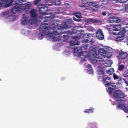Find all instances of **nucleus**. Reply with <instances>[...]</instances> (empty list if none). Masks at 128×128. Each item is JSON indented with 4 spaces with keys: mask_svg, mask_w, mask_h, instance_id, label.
I'll return each instance as SVG.
<instances>
[{
    "mask_svg": "<svg viewBox=\"0 0 128 128\" xmlns=\"http://www.w3.org/2000/svg\"><path fill=\"white\" fill-rule=\"evenodd\" d=\"M48 24L47 23H42L40 25L39 27L40 30L44 32H40L38 34V38L40 40L42 39L44 36L46 35L47 37L49 40H51L53 41L55 40V37L50 32L49 29H48V26H45Z\"/></svg>",
    "mask_w": 128,
    "mask_h": 128,
    "instance_id": "nucleus-1",
    "label": "nucleus"
},
{
    "mask_svg": "<svg viewBox=\"0 0 128 128\" xmlns=\"http://www.w3.org/2000/svg\"><path fill=\"white\" fill-rule=\"evenodd\" d=\"M80 28V26H77L74 28L72 30V31H70V35H72L76 33V36H72V39H74L70 42V45L71 46L75 45H78L79 43L78 42L77 39L80 38L81 35H82V30H79L78 28Z\"/></svg>",
    "mask_w": 128,
    "mask_h": 128,
    "instance_id": "nucleus-2",
    "label": "nucleus"
},
{
    "mask_svg": "<svg viewBox=\"0 0 128 128\" xmlns=\"http://www.w3.org/2000/svg\"><path fill=\"white\" fill-rule=\"evenodd\" d=\"M59 22V20H53L50 23V26L49 27H48V29H49L50 32H52L51 33L53 35L59 34V33L56 30L58 29L59 30L62 29L61 27L58 26Z\"/></svg>",
    "mask_w": 128,
    "mask_h": 128,
    "instance_id": "nucleus-3",
    "label": "nucleus"
},
{
    "mask_svg": "<svg viewBox=\"0 0 128 128\" xmlns=\"http://www.w3.org/2000/svg\"><path fill=\"white\" fill-rule=\"evenodd\" d=\"M102 81L106 86H108V89H107V92L111 94L115 89L116 86L112 83L110 78L108 76L104 77L102 79Z\"/></svg>",
    "mask_w": 128,
    "mask_h": 128,
    "instance_id": "nucleus-4",
    "label": "nucleus"
},
{
    "mask_svg": "<svg viewBox=\"0 0 128 128\" xmlns=\"http://www.w3.org/2000/svg\"><path fill=\"white\" fill-rule=\"evenodd\" d=\"M98 55L97 54L96 48H92L88 51V58L91 60H94L96 58H97Z\"/></svg>",
    "mask_w": 128,
    "mask_h": 128,
    "instance_id": "nucleus-5",
    "label": "nucleus"
},
{
    "mask_svg": "<svg viewBox=\"0 0 128 128\" xmlns=\"http://www.w3.org/2000/svg\"><path fill=\"white\" fill-rule=\"evenodd\" d=\"M14 2V0H0V8L3 6L4 8L8 7L11 6Z\"/></svg>",
    "mask_w": 128,
    "mask_h": 128,
    "instance_id": "nucleus-6",
    "label": "nucleus"
},
{
    "mask_svg": "<svg viewBox=\"0 0 128 128\" xmlns=\"http://www.w3.org/2000/svg\"><path fill=\"white\" fill-rule=\"evenodd\" d=\"M114 96L117 98H123L125 97L124 93L120 90H116L113 92Z\"/></svg>",
    "mask_w": 128,
    "mask_h": 128,
    "instance_id": "nucleus-7",
    "label": "nucleus"
},
{
    "mask_svg": "<svg viewBox=\"0 0 128 128\" xmlns=\"http://www.w3.org/2000/svg\"><path fill=\"white\" fill-rule=\"evenodd\" d=\"M128 55V54L126 52L120 50L119 52L117 57L119 60H123L127 57Z\"/></svg>",
    "mask_w": 128,
    "mask_h": 128,
    "instance_id": "nucleus-8",
    "label": "nucleus"
},
{
    "mask_svg": "<svg viewBox=\"0 0 128 128\" xmlns=\"http://www.w3.org/2000/svg\"><path fill=\"white\" fill-rule=\"evenodd\" d=\"M17 4L16 3V5L12 8L11 11L12 13L15 14L18 12H19V11L22 10V9L23 8L22 5Z\"/></svg>",
    "mask_w": 128,
    "mask_h": 128,
    "instance_id": "nucleus-9",
    "label": "nucleus"
},
{
    "mask_svg": "<svg viewBox=\"0 0 128 128\" xmlns=\"http://www.w3.org/2000/svg\"><path fill=\"white\" fill-rule=\"evenodd\" d=\"M106 52L104 49L102 48H100L98 54L97 58H101L102 56L106 57Z\"/></svg>",
    "mask_w": 128,
    "mask_h": 128,
    "instance_id": "nucleus-10",
    "label": "nucleus"
},
{
    "mask_svg": "<svg viewBox=\"0 0 128 128\" xmlns=\"http://www.w3.org/2000/svg\"><path fill=\"white\" fill-rule=\"evenodd\" d=\"M72 19H68L66 21L62 23V24L63 26V27L64 28H69L70 26V24H72Z\"/></svg>",
    "mask_w": 128,
    "mask_h": 128,
    "instance_id": "nucleus-11",
    "label": "nucleus"
},
{
    "mask_svg": "<svg viewBox=\"0 0 128 128\" xmlns=\"http://www.w3.org/2000/svg\"><path fill=\"white\" fill-rule=\"evenodd\" d=\"M39 12L42 14H43L48 11V9L46 6L44 4H40L38 6Z\"/></svg>",
    "mask_w": 128,
    "mask_h": 128,
    "instance_id": "nucleus-12",
    "label": "nucleus"
},
{
    "mask_svg": "<svg viewBox=\"0 0 128 128\" xmlns=\"http://www.w3.org/2000/svg\"><path fill=\"white\" fill-rule=\"evenodd\" d=\"M96 36L98 39L102 40L104 38V36L101 30L99 29L97 30L96 32Z\"/></svg>",
    "mask_w": 128,
    "mask_h": 128,
    "instance_id": "nucleus-13",
    "label": "nucleus"
},
{
    "mask_svg": "<svg viewBox=\"0 0 128 128\" xmlns=\"http://www.w3.org/2000/svg\"><path fill=\"white\" fill-rule=\"evenodd\" d=\"M109 22H116L118 23L120 22V20L118 17L113 16L110 17L109 18Z\"/></svg>",
    "mask_w": 128,
    "mask_h": 128,
    "instance_id": "nucleus-14",
    "label": "nucleus"
},
{
    "mask_svg": "<svg viewBox=\"0 0 128 128\" xmlns=\"http://www.w3.org/2000/svg\"><path fill=\"white\" fill-rule=\"evenodd\" d=\"M106 57L110 58L112 56L113 53V51L112 48H108L106 49Z\"/></svg>",
    "mask_w": 128,
    "mask_h": 128,
    "instance_id": "nucleus-15",
    "label": "nucleus"
},
{
    "mask_svg": "<svg viewBox=\"0 0 128 128\" xmlns=\"http://www.w3.org/2000/svg\"><path fill=\"white\" fill-rule=\"evenodd\" d=\"M82 52V48L81 47H76L74 49V53H77L78 57L81 56Z\"/></svg>",
    "mask_w": 128,
    "mask_h": 128,
    "instance_id": "nucleus-16",
    "label": "nucleus"
},
{
    "mask_svg": "<svg viewBox=\"0 0 128 128\" xmlns=\"http://www.w3.org/2000/svg\"><path fill=\"white\" fill-rule=\"evenodd\" d=\"M63 34H66L63 35V40H62L63 42H65L66 40L68 38L69 36L70 35V30H66L63 32Z\"/></svg>",
    "mask_w": 128,
    "mask_h": 128,
    "instance_id": "nucleus-17",
    "label": "nucleus"
},
{
    "mask_svg": "<svg viewBox=\"0 0 128 128\" xmlns=\"http://www.w3.org/2000/svg\"><path fill=\"white\" fill-rule=\"evenodd\" d=\"M82 56L83 57H81L82 58L81 60V62H82L86 61L85 58L88 56V53L86 51H82L80 56Z\"/></svg>",
    "mask_w": 128,
    "mask_h": 128,
    "instance_id": "nucleus-18",
    "label": "nucleus"
},
{
    "mask_svg": "<svg viewBox=\"0 0 128 128\" xmlns=\"http://www.w3.org/2000/svg\"><path fill=\"white\" fill-rule=\"evenodd\" d=\"M75 17L73 18V19L77 22H79L81 20L82 18V15L80 13L76 12L75 14Z\"/></svg>",
    "mask_w": 128,
    "mask_h": 128,
    "instance_id": "nucleus-19",
    "label": "nucleus"
},
{
    "mask_svg": "<svg viewBox=\"0 0 128 128\" xmlns=\"http://www.w3.org/2000/svg\"><path fill=\"white\" fill-rule=\"evenodd\" d=\"M65 10L64 8L63 7H58L55 9V12L56 14H63Z\"/></svg>",
    "mask_w": 128,
    "mask_h": 128,
    "instance_id": "nucleus-20",
    "label": "nucleus"
},
{
    "mask_svg": "<svg viewBox=\"0 0 128 128\" xmlns=\"http://www.w3.org/2000/svg\"><path fill=\"white\" fill-rule=\"evenodd\" d=\"M36 11L34 9H32L30 12V17L32 18H35L36 17L37 14H36Z\"/></svg>",
    "mask_w": 128,
    "mask_h": 128,
    "instance_id": "nucleus-21",
    "label": "nucleus"
},
{
    "mask_svg": "<svg viewBox=\"0 0 128 128\" xmlns=\"http://www.w3.org/2000/svg\"><path fill=\"white\" fill-rule=\"evenodd\" d=\"M117 106L118 108L123 110L126 112H127L128 110L123 104L120 103Z\"/></svg>",
    "mask_w": 128,
    "mask_h": 128,
    "instance_id": "nucleus-22",
    "label": "nucleus"
},
{
    "mask_svg": "<svg viewBox=\"0 0 128 128\" xmlns=\"http://www.w3.org/2000/svg\"><path fill=\"white\" fill-rule=\"evenodd\" d=\"M121 28V26L120 24H115L113 26V30L115 31H118Z\"/></svg>",
    "mask_w": 128,
    "mask_h": 128,
    "instance_id": "nucleus-23",
    "label": "nucleus"
},
{
    "mask_svg": "<svg viewBox=\"0 0 128 128\" xmlns=\"http://www.w3.org/2000/svg\"><path fill=\"white\" fill-rule=\"evenodd\" d=\"M88 6H91L98 8L99 7V6L97 3L93 2H88Z\"/></svg>",
    "mask_w": 128,
    "mask_h": 128,
    "instance_id": "nucleus-24",
    "label": "nucleus"
},
{
    "mask_svg": "<svg viewBox=\"0 0 128 128\" xmlns=\"http://www.w3.org/2000/svg\"><path fill=\"white\" fill-rule=\"evenodd\" d=\"M94 35V34H88V42H90L91 44H92L94 42L93 40Z\"/></svg>",
    "mask_w": 128,
    "mask_h": 128,
    "instance_id": "nucleus-25",
    "label": "nucleus"
},
{
    "mask_svg": "<svg viewBox=\"0 0 128 128\" xmlns=\"http://www.w3.org/2000/svg\"><path fill=\"white\" fill-rule=\"evenodd\" d=\"M86 36H88V33H86L84 35L83 38L84 39L82 41V42L83 43H88V38Z\"/></svg>",
    "mask_w": 128,
    "mask_h": 128,
    "instance_id": "nucleus-26",
    "label": "nucleus"
},
{
    "mask_svg": "<svg viewBox=\"0 0 128 128\" xmlns=\"http://www.w3.org/2000/svg\"><path fill=\"white\" fill-rule=\"evenodd\" d=\"M126 32L125 31H124L123 30L122 32H123V33L122 34V35H123L124 36V35L125 34L124 33ZM124 39V36H119L118 37L116 38V40L118 41V42H120L122 40H123Z\"/></svg>",
    "mask_w": 128,
    "mask_h": 128,
    "instance_id": "nucleus-27",
    "label": "nucleus"
},
{
    "mask_svg": "<svg viewBox=\"0 0 128 128\" xmlns=\"http://www.w3.org/2000/svg\"><path fill=\"white\" fill-rule=\"evenodd\" d=\"M52 20L50 16H44V19L43 20V22H47L48 24L46 25H48V23H49V22L50 21Z\"/></svg>",
    "mask_w": 128,
    "mask_h": 128,
    "instance_id": "nucleus-28",
    "label": "nucleus"
},
{
    "mask_svg": "<svg viewBox=\"0 0 128 128\" xmlns=\"http://www.w3.org/2000/svg\"><path fill=\"white\" fill-rule=\"evenodd\" d=\"M100 22V20H98L93 19L92 18H88V22H92L93 23L99 22Z\"/></svg>",
    "mask_w": 128,
    "mask_h": 128,
    "instance_id": "nucleus-29",
    "label": "nucleus"
},
{
    "mask_svg": "<svg viewBox=\"0 0 128 128\" xmlns=\"http://www.w3.org/2000/svg\"><path fill=\"white\" fill-rule=\"evenodd\" d=\"M123 76L125 78L128 80V70H126L124 71L123 74Z\"/></svg>",
    "mask_w": 128,
    "mask_h": 128,
    "instance_id": "nucleus-30",
    "label": "nucleus"
},
{
    "mask_svg": "<svg viewBox=\"0 0 128 128\" xmlns=\"http://www.w3.org/2000/svg\"><path fill=\"white\" fill-rule=\"evenodd\" d=\"M53 1L52 0H46L45 2L46 5L48 6H50L52 4Z\"/></svg>",
    "mask_w": 128,
    "mask_h": 128,
    "instance_id": "nucleus-31",
    "label": "nucleus"
},
{
    "mask_svg": "<svg viewBox=\"0 0 128 128\" xmlns=\"http://www.w3.org/2000/svg\"><path fill=\"white\" fill-rule=\"evenodd\" d=\"M54 2L56 6H58L60 4L61 0H54Z\"/></svg>",
    "mask_w": 128,
    "mask_h": 128,
    "instance_id": "nucleus-32",
    "label": "nucleus"
},
{
    "mask_svg": "<svg viewBox=\"0 0 128 128\" xmlns=\"http://www.w3.org/2000/svg\"><path fill=\"white\" fill-rule=\"evenodd\" d=\"M125 66L124 65H120L118 66V70L120 71H121L122 70L124 69Z\"/></svg>",
    "mask_w": 128,
    "mask_h": 128,
    "instance_id": "nucleus-33",
    "label": "nucleus"
},
{
    "mask_svg": "<svg viewBox=\"0 0 128 128\" xmlns=\"http://www.w3.org/2000/svg\"><path fill=\"white\" fill-rule=\"evenodd\" d=\"M98 72L100 75L104 76V72L102 70H99L98 71Z\"/></svg>",
    "mask_w": 128,
    "mask_h": 128,
    "instance_id": "nucleus-34",
    "label": "nucleus"
},
{
    "mask_svg": "<svg viewBox=\"0 0 128 128\" xmlns=\"http://www.w3.org/2000/svg\"><path fill=\"white\" fill-rule=\"evenodd\" d=\"M101 2H102V5H106L108 2V0H100Z\"/></svg>",
    "mask_w": 128,
    "mask_h": 128,
    "instance_id": "nucleus-35",
    "label": "nucleus"
},
{
    "mask_svg": "<svg viewBox=\"0 0 128 128\" xmlns=\"http://www.w3.org/2000/svg\"><path fill=\"white\" fill-rule=\"evenodd\" d=\"M27 21L25 20H22L21 21V24L23 25H26L27 24Z\"/></svg>",
    "mask_w": 128,
    "mask_h": 128,
    "instance_id": "nucleus-36",
    "label": "nucleus"
},
{
    "mask_svg": "<svg viewBox=\"0 0 128 128\" xmlns=\"http://www.w3.org/2000/svg\"><path fill=\"white\" fill-rule=\"evenodd\" d=\"M94 30H95L94 28L91 26H88V31L93 32Z\"/></svg>",
    "mask_w": 128,
    "mask_h": 128,
    "instance_id": "nucleus-37",
    "label": "nucleus"
},
{
    "mask_svg": "<svg viewBox=\"0 0 128 128\" xmlns=\"http://www.w3.org/2000/svg\"><path fill=\"white\" fill-rule=\"evenodd\" d=\"M30 7V4H27L24 8L22 7L23 8L22 9V10L23 9L24 10H26V9H29Z\"/></svg>",
    "mask_w": 128,
    "mask_h": 128,
    "instance_id": "nucleus-38",
    "label": "nucleus"
},
{
    "mask_svg": "<svg viewBox=\"0 0 128 128\" xmlns=\"http://www.w3.org/2000/svg\"><path fill=\"white\" fill-rule=\"evenodd\" d=\"M113 77L114 80L118 79L119 77L117 76L116 74H114L113 75Z\"/></svg>",
    "mask_w": 128,
    "mask_h": 128,
    "instance_id": "nucleus-39",
    "label": "nucleus"
},
{
    "mask_svg": "<svg viewBox=\"0 0 128 128\" xmlns=\"http://www.w3.org/2000/svg\"><path fill=\"white\" fill-rule=\"evenodd\" d=\"M94 109L92 108H91L89 109H88V113H92L94 112Z\"/></svg>",
    "mask_w": 128,
    "mask_h": 128,
    "instance_id": "nucleus-40",
    "label": "nucleus"
},
{
    "mask_svg": "<svg viewBox=\"0 0 128 128\" xmlns=\"http://www.w3.org/2000/svg\"><path fill=\"white\" fill-rule=\"evenodd\" d=\"M120 2L122 3H124L128 1V0H118Z\"/></svg>",
    "mask_w": 128,
    "mask_h": 128,
    "instance_id": "nucleus-41",
    "label": "nucleus"
},
{
    "mask_svg": "<svg viewBox=\"0 0 128 128\" xmlns=\"http://www.w3.org/2000/svg\"><path fill=\"white\" fill-rule=\"evenodd\" d=\"M88 74H93V71L92 69H88Z\"/></svg>",
    "mask_w": 128,
    "mask_h": 128,
    "instance_id": "nucleus-42",
    "label": "nucleus"
},
{
    "mask_svg": "<svg viewBox=\"0 0 128 128\" xmlns=\"http://www.w3.org/2000/svg\"><path fill=\"white\" fill-rule=\"evenodd\" d=\"M123 78H119L118 79L119 80H118V81L117 82H118V84H121L122 83V80H123L122 79Z\"/></svg>",
    "mask_w": 128,
    "mask_h": 128,
    "instance_id": "nucleus-43",
    "label": "nucleus"
},
{
    "mask_svg": "<svg viewBox=\"0 0 128 128\" xmlns=\"http://www.w3.org/2000/svg\"><path fill=\"white\" fill-rule=\"evenodd\" d=\"M88 0H82V3L83 4H87L88 2Z\"/></svg>",
    "mask_w": 128,
    "mask_h": 128,
    "instance_id": "nucleus-44",
    "label": "nucleus"
},
{
    "mask_svg": "<svg viewBox=\"0 0 128 128\" xmlns=\"http://www.w3.org/2000/svg\"><path fill=\"white\" fill-rule=\"evenodd\" d=\"M107 72L108 74H113V72L111 71L110 70H107Z\"/></svg>",
    "mask_w": 128,
    "mask_h": 128,
    "instance_id": "nucleus-45",
    "label": "nucleus"
},
{
    "mask_svg": "<svg viewBox=\"0 0 128 128\" xmlns=\"http://www.w3.org/2000/svg\"><path fill=\"white\" fill-rule=\"evenodd\" d=\"M107 12L106 11H104L102 12V14L103 16H105L107 14Z\"/></svg>",
    "mask_w": 128,
    "mask_h": 128,
    "instance_id": "nucleus-46",
    "label": "nucleus"
},
{
    "mask_svg": "<svg viewBox=\"0 0 128 128\" xmlns=\"http://www.w3.org/2000/svg\"><path fill=\"white\" fill-rule=\"evenodd\" d=\"M8 12L7 11H5L2 13L3 15H6L8 14Z\"/></svg>",
    "mask_w": 128,
    "mask_h": 128,
    "instance_id": "nucleus-47",
    "label": "nucleus"
},
{
    "mask_svg": "<svg viewBox=\"0 0 128 128\" xmlns=\"http://www.w3.org/2000/svg\"><path fill=\"white\" fill-rule=\"evenodd\" d=\"M88 44H84L83 45V48L84 49H86L88 47Z\"/></svg>",
    "mask_w": 128,
    "mask_h": 128,
    "instance_id": "nucleus-48",
    "label": "nucleus"
},
{
    "mask_svg": "<svg viewBox=\"0 0 128 128\" xmlns=\"http://www.w3.org/2000/svg\"><path fill=\"white\" fill-rule=\"evenodd\" d=\"M22 18L26 20L27 18L26 15L25 14H23L22 15Z\"/></svg>",
    "mask_w": 128,
    "mask_h": 128,
    "instance_id": "nucleus-49",
    "label": "nucleus"
},
{
    "mask_svg": "<svg viewBox=\"0 0 128 128\" xmlns=\"http://www.w3.org/2000/svg\"><path fill=\"white\" fill-rule=\"evenodd\" d=\"M125 10L128 12V4L125 6Z\"/></svg>",
    "mask_w": 128,
    "mask_h": 128,
    "instance_id": "nucleus-50",
    "label": "nucleus"
},
{
    "mask_svg": "<svg viewBox=\"0 0 128 128\" xmlns=\"http://www.w3.org/2000/svg\"><path fill=\"white\" fill-rule=\"evenodd\" d=\"M40 1L39 0H36L34 1V4H37Z\"/></svg>",
    "mask_w": 128,
    "mask_h": 128,
    "instance_id": "nucleus-51",
    "label": "nucleus"
},
{
    "mask_svg": "<svg viewBox=\"0 0 128 128\" xmlns=\"http://www.w3.org/2000/svg\"><path fill=\"white\" fill-rule=\"evenodd\" d=\"M104 76H99L98 77V79L100 80L101 79H103V78H104Z\"/></svg>",
    "mask_w": 128,
    "mask_h": 128,
    "instance_id": "nucleus-52",
    "label": "nucleus"
},
{
    "mask_svg": "<svg viewBox=\"0 0 128 128\" xmlns=\"http://www.w3.org/2000/svg\"><path fill=\"white\" fill-rule=\"evenodd\" d=\"M96 8H92V9L93 10V11L96 12L98 10V9Z\"/></svg>",
    "mask_w": 128,
    "mask_h": 128,
    "instance_id": "nucleus-53",
    "label": "nucleus"
},
{
    "mask_svg": "<svg viewBox=\"0 0 128 128\" xmlns=\"http://www.w3.org/2000/svg\"><path fill=\"white\" fill-rule=\"evenodd\" d=\"M118 33L119 32H113V34L114 35H116L118 34Z\"/></svg>",
    "mask_w": 128,
    "mask_h": 128,
    "instance_id": "nucleus-54",
    "label": "nucleus"
},
{
    "mask_svg": "<svg viewBox=\"0 0 128 128\" xmlns=\"http://www.w3.org/2000/svg\"><path fill=\"white\" fill-rule=\"evenodd\" d=\"M92 65L90 64H88V69H92Z\"/></svg>",
    "mask_w": 128,
    "mask_h": 128,
    "instance_id": "nucleus-55",
    "label": "nucleus"
},
{
    "mask_svg": "<svg viewBox=\"0 0 128 128\" xmlns=\"http://www.w3.org/2000/svg\"><path fill=\"white\" fill-rule=\"evenodd\" d=\"M39 18L40 20H42L44 18V17L42 18L41 16H40Z\"/></svg>",
    "mask_w": 128,
    "mask_h": 128,
    "instance_id": "nucleus-56",
    "label": "nucleus"
},
{
    "mask_svg": "<svg viewBox=\"0 0 128 128\" xmlns=\"http://www.w3.org/2000/svg\"><path fill=\"white\" fill-rule=\"evenodd\" d=\"M126 42H127V45H128V38H126Z\"/></svg>",
    "mask_w": 128,
    "mask_h": 128,
    "instance_id": "nucleus-57",
    "label": "nucleus"
},
{
    "mask_svg": "<svg viewBox=\"0 0 128 128\" xmlns=\"http://www.w3.org/2000/svg\"><path fill=\"white\" fill-rule=\"evenodd\" d=\"M84 112L86 113H88V110L87 109V110H85L84 111Z\"/></svg>",
    "mask_w": 128,
    "mask_h": 128,
    "instance_id": "nucleus-58",
    "label": "nucleus"
},
{
    "mask_svg": "<svg viewBox=\"0 0 128 128\" xmlns=\"http://www.w3.org/2000/svg\"><path fill=\"white\" fill-rule=\"evenodd\" d=\"M60 38V40H62V36L61 37H60V36H59V38H58L59 39Z\"/></svg>",
    "mask_w": 128,
    "mask_h": 128,
    "instance_id": "nucleus-59",
    "label": "nucleus"
},
{
    "mask_svg": "<svg viewBox=\"0 0 128 128\" xmlns=\"http://www.w3.org/2000/svg\"><path fill=\"white\" fill-rule=\"evenodd\" d=\"M33 20H30V22H32V21H33Z\"/></svg>",
    "mask_w": 128,
    "mask_h": 128,
    "instance_id": "nucleus-60",
    "label": "nucleus"
},
{
    "mask_svg": "<svg viewBox=\"0 0 128 128\" xmlns=\"http://www.w3.org/2000/svg\"><path fill=\"white\" fill-rule=\"evenodd\" d=\"M86 68H88V65H87L86 66Z\"/></svg>",
    "mask_w": 128,
    "mask_h": 128,
    "instance_id": "nucleus-61",
    "label": "nucleus"
},
{
    "mask_svg": "<svg viewBox=\"0 0 128 128\" xmlns=\"http://www.w3.org/2000/svg\"><path fill=\"white\" fill-rule=\"evenodd\" d=\"M86 72H88V69H86Z\"/></svg>",
    "mask_w": 128,
    "mask_h": 128,
    "instance_id": "nucleus-62",
    "label": "nucleus"
},
{
    "mask_svg": "<svg viewBox=\"0 0 128 128\" xmlns=\"http://www.w3.org/2000/svg\"><path fill=\"white\" fill-rule=\"evenodd\" d=\"M93 124V126H94V125H96V123H95V124L94 123V124Z\"/></svg>",
    "mask_w": 128,
    "mask_h": 128,
    "instance_id": "nucleus-63",
    "label": "nucleus"
},
{
    "mask_svg": "<svg viewBox=\"0 0 128 128\" xmlns=\"http://www.w3.org/2000/svg\"><path fill=\"white\" fill-rule=\"evenodd\" d=\"M86 5H84V6H83V7H86Z\"/></svg>",
    "mask_w": 128,
    "mask_h": 128,
    "instance_id": "nucleus-64",
    "label": "nucleus"
}]
</instances>
